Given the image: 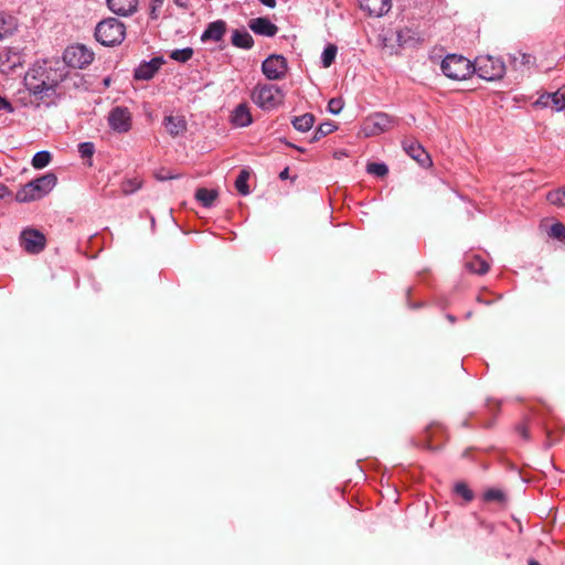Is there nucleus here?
<instances>
[{
    "instance_id": "obj_5",
    "label": "nucleus",
    "mask_w": 565,
    "mask_h": 565,
    "mask_svg": "<svg viewBox=\"0 0 565 565\" xmlns=\"http://www.w3.org/2000/svg\"><path fill=\"white\" fill-rule=\"evenodd\" d=\"M473 73L486 81H498L503 77L505 65L501 58L490 55L479 56L473 63Z\"/></svg>"
},
{
    "instance_id": "obj_4",
    "label": "nucleus",
    "mask_w": 565,
    "mask_h": 565,
    "mask_svg": "<svg viewBox=\"0 0 565 565\" xmlns=\"http://www.w3.org/2000/svg\"><path fill=\"white\" fill-rule=\"evenodd\" d=\"M440 67L445 76L455 81L466 79L473 74V63L459 54H448Z\"/></svg>"
},
{
    "instance_id": "obj_38",
    "label": "nucleus",
    "mask_w": 565,
    "mask_h": 565,
    "mask_svg": "<svg viewBox=\"0 0 565 565\" xmlns=\"http://www.w3.org/2000/svg\"><path fill=\"white\" fill-rule=\"evenodd\" d=\"M548 234L553 238L564 241L565 239V225H563L562 223H554L550 227Z\"/></svg>"
},
{
    "instance_id": "obj_31",
    "label": "nucleus",
    "mask_w": 565,
    "mask_h": 565,
    "mask_svg": "<svg viewBox=\"0 0 565 565\" xmlns=\"http://www.w3.org/2000/svg\"><path fill=\"white\" fill-rule=\"evenodd\" d=\"M52 156L49 151L42 150L36 152L32 158V166L35 169H43L51 162Z\"/></svg>"
},
{
    "instance_id": "obj_30",
    "label": "nucleus",
    "mask_w": 565,
    "mask_h": 565,
    "mask_svg": "<svg viewBox=\"0 0 565 565\" xmlns=\"http://www.w3.org/2000/svg\"><path fill=\"white\" fill-rule=\"evenodd\" d=\"M467 267L475 274L483 275L488 273L490 266L482 258L476 256L468 264Z\"/></svg>"
},
{
    "instance_id": "obj_32",
    "label": "nucleus",
    "mask_w": 565,
    "mask_h": 565,
    "mask_svg": "<svg viewBox=\"0 0 565 565\" xmlns=\"http://www.w3.org/2000/svg\"><path fill=\"white\" fill-rule=\"evenodd\" d=\"M337 129V125L334 122L328 121L322 122L313 132L311 138V142L318 141L320 138L328 136Z\"/></svg>"
},
{
    "instance_id": "obj_50",
    "label": "nucleus",
    "mask_w": 565,
    "mask_h": 565,
    "mask_svg": "<svg viewBox=\"0 0 565 565\" xmlns=\"http://www.w3.org/2000/svg\"><path fill=\"white\" fill-rule=\"evenodd\" d=\"M158 178L160 180H169V179H172L173 177L172 175H166V173H162V175H158Z\"/></svg>"
},
{
    "instance_id": "obj_29",
    "label": "nucleus",
    "mask_w": 565,
    "mask_h": 565,
    "mask_svg": "<svg viewBox=\"0 0 565 565\" xmlns=\"http://www.w3.org/2000/svg\"><path fill=\"white\" fill-rule=\"evenodd\" d=\"M483 500L486 502H498L500 504H505L507 495L502 490L491 488L483 493Z\"/></svg>"
},
{
    "instance_id": "obj_41",
    "label": "nucleus",
    "mask_w": 565,
    "mask_h": 565,
    "mask_svg": "<svg viewBox=\"0 0 565 565\" xmlns=\"http://www.w3.org/2000/svg\"><path fill=\"white\" fill-rule=\"evenodd\" d=\"M106 25V20H100L95 30V38L102 44L106 46V39L104 34V26Z\"/></svg>"
},
{
    "instance_id": "obj_47",
    "label": "nucleus",
    "mask_w": 565,
    "mask_h": 565,
    "mask_svg": "<svg viewBox=\"0 0 565 565\" xmlns=\"http://www.w3.org/2000/svg\"><path fill=\"white\" fill-rule=\"evenodd\" d=\"M288 177H289V169H288V168H285V169L279 173V178H280L281 180H286V179H288Z\"/></svg>"
},
{
    "instance_id": "obj_20",
    "label": "nucleus",
    "mask_w": 565,
    "mask_h": 565,
    "mask_svg": "<svg viewBox=\"0 0 565 565\" xmlns=\"http://www.w3.org/2000/svg\"><path fill=\"white\" fill-rule=\"evenodd\" d=\"M138 6V0H108V9L118 15L132 14Z\"/></svg>"
},
{
    "instance_id": "obj_26",
    "label": "nucleus",
    "mask_w": 565,
    "mask_h": 565,
    "mask_svg": "<svg viewBox=\"0 0 565 565\" xmlns=\"http://www.w3.org/2000/svg\"><path fill=\"white\" fill-rule=\"evenodd\" d=\"M248 179H249V172L246 169L241 170L239 174L237 175L235 180V189L237 192L242 195H248L249 194V186H248Z\"/></svg>"
},
{
    "instance_id": "obj_24",
    "label": "nucleus",
    "mask_w": 565,
    "mask_h": 565,
    "mask_svg": "<svg viewBox=\"0 0 565 565\" xmlns=\"http://www.w3.org/2000/svg\"><path fill=\"white\" fill-rule=\"evenodd\" d=\"M218 192L213 189L199 188L195 192V199L202 204L204 207H211L216 200Z\"/></svg>"
},
{
    "instance_id": "obj_13",
    "label": "nucleus",
    "mask_w": 565,
    "mask_h": 565,
    "mask_svg": "<svg viewBox=\"0 0 565 565\" xmlns=\"http://www.w3.org/2000/svg\"><path fill=\"white\" fill-rule=\"evenodd\" d=\"M533 106L536 108H552L553 110L562 111L565 109V95L559 90L543 93L533 103Z\"/></svg>"
},
{
    "instance_id": "obj_16",
    "label": "nucleus",
    "mask_w": 565,
    "mask_h": 565,
    "mask_svg": "<svg viewBox=\"0 0 565 565\" xmlns=\"http://www.w3.org/2000/svg\"><path fill=\"white\" fill-rule=\"evenodd\" d=\"M248 28L257 35L273 38L278 32V26L268 18H254L248 21Z\"/></svg>"
},
{
    "instance_id": "obj_28",
    "label": "nucleus",
    "mask_w": 565,
    "mask_h": 565,
    "mask_svg": "<svg viewBox=\"0 0 565 565\" xmlns=\"http://www.w3.org/2000/svg\"><path fill=\"white\" fill-rule=\"evenodd\" d=\"M338 47L334 44H328L321 54V64L323 67H330L335 60Z\"/></svg>"
},
{
    "instance_id": "obj_27",
    "label": "nucleus",
    "mask_w": 565,
    "mask_h": 565,
    "mask_svg": "<svg viewBox=\"0 0 565 565\" xmlns=\"http://www.w3.org/2000/svg\"><path fill=\"white\" fill-rule=\"evenodd\" d=\"M78 152L83 159H87L85 164L93 166L92 157L95 153V145L90 141L81 142L78 145Z\"/></svg>"
},
{
    "instance_id": "obj_37",
    "label": "nucleus",
    "mask_w": 565,
    "mask_h": 565,
    "mask_svg": "<svg viewBox=\"0 0 565 565\" xmlns=\"http://www.w3.org/2000/svg\"><path fill=\"white\" fill-rule=\"evenodd\" d=\"M366 171L370 174L383 178L388 173V168L385 163L371 162L366 166Z\"/></svg>"
},
{
    "instance_id": "obj_3",
    "label": "nucleus",
    "mask_w": 565,
    "mask_h": 565,
    "mask_svg": "<svg viewBox=\"0 0 565 565\" xmlns=\"http://www.w3.org/2000/svg\"><path fill=\"white\" fill-rule=\"evenodd\" d=\"M252 100L263 110L276 109L284 102L281 89L274 84H258L252 92Z\"/></svg>"
},
{
    "instance_id": "obj_42",
    "label": "nucleus",
    "mask_w": 565,
    "mask_h": 565,
    "mask_svg": "<svg viewBox=\"0 0 565 565\" xmlns=\"http://www.w3.org/2000/svg\"><path fill=\"white\" fill-rule=\"evenodd\" d=\"M164 0H151L150 2V18L157 20L159 17V10L161 9Z\"/></svg>"
},
{
    "instance_id": "obj_46",
    "label": "nucleus",
    "mask_w": 565,
    "mask_h": 565,
    "mask_svg": "<svg viewBox=\"0 0 565 565\" xmlns=\"http://www.w3.org/2000/svg\"><path fill=\"white\" fill-rule=\"evenodd\" d=\"M258 1L270 9L276 7V0H258Z\"/></svg>"
},
{
    "instance_id": "obj_22",
    "label": "nucleus",
    "mask_w": 565,
    "mask_h": 565,
    "mask_svg": "<svg viewBox=\"0 0 565 565\" xmlns=\"http://www.w3.org/2000/svg\"><path fill=\"white\" fill-rule=\"evenodd\" d=\"M163 125L167 131L172 136L177 137L182 135L186 129V122L181 116H167L163 119Z\"/></svg>"
},
{
    "instance_id": "obj_34",
    "label": "nucleus",
    "mask_w": 565,
    "mask_h": 565,
    "mask_svg": "<svg viewBox=\"0 0 565 565\" xmlns=\"http://www.w3.org/2000/svg\"><path fill=\"white\" fill-rule=\"evenodd\" d=\"M547 201L556 206H565V190L556 189L550 191L546 195Z\"/></svg>"
},
{
    "instance_id": "obj_1",
    "label": "nucleus",
    "mask_w": 565,
    "mask_h": 565,
    "mask_svg": "<svg viewBox=\"0 0 565 565\" xmlns=\"http://www.w3.org/2000/svg\"><path fill=\"white\" fill-rule=\"evenodd\" d=\"M68 72L58 58L36 62L25 74L24 85L38 99L53 98Z\"/></svg>"
},
{
    "instance_id": "obj_53",
    "label": "nucleus",
    "mask_w": 565,
    "mask_h": 565,
    "mask_svg": "<svg viewBox=\"0 0 565 565\" xmlns=\"http://www.w3.org/2000/svg\"><path fill=\"white\" fill-rule=\"evenodd\" d=\"M288 146L294 147V148H296L297 150H299V151L303 152V149H302V148H298V147H296V146H294V145H291V143H288Z\"/></svg>"
},
{
    "instance_id": "obj_6",
    "label": "nucleus",
    "mask_w": 565,
    "mask_h": 565,
    "mask_svg": "<svg viewBox=\"0 0 565 565\" xmlns=\"http://www.w3.org/2000/svg\"><path fill=\"white\" fill-rule=\"evenodd\" d=\"M94 60V53L83 44H75L66 47L63 53V58L60 60L64 63L65 70L84 68L89 65Z\"/></svg>"
},
{
    "instance_id": "obj_10",
    "label": "nucleus",
    "mask_w": 565,
    "mask_h": 565,
    "mask_svg": "<svg viewBox=\"0 0 565 565\" xmlns=\"http://www.w3.org/2000/svg\"><path fill=\"white\" fill-rule=\"evenodd\" d=\"M264 75L270 81H277L285 76L287 71L286 58L281 55H270L262 64Z\"/></svg>"
},
{
    "instance_id": "obj_51",
    "label": "nucleus",
    "mask_w": 565,
    "mask_h": 565,
    "mask_svg": "<svg viewBox=\"0 0 565 565\" xmlns=\"http://www.w3.org/2000/svg\"><path fill=\"white\" fill-rule=\"evenodd\" d=\"M158 178L160 180H169V179H172L173 177L172 175H166V173H162V175H158Z\"/></svg>"
},
{
    "instance_id": "obj_25",
    "label": "nucleus",
    "mask_w": 565,
    "mask_h": 565,
    "mask_svg": "<svg viewBox=\"0 0 565 565\" xmlns=\"http://www.w3.org/2000/svg\"><path fill=\"white\" fill-rule=\"evenodd\" d=\"M292 126L296 130L306 132L310 130L315 124V116L312 114H303L292 119Z\"/></svg>"
},
{
    "instance_id": "obj_9",
    "label": "nucleus",
    "mask_w": 565,
    "mask_h": 565,
    "mask_svg": "<svg viewBox=\"0 0 565 565\" xmlns=\"http://www.w3.org/2000/svg\"><path fill=\"white\" fill-rule=\"evenodd\" d=\"M108 126L114 132L127 134L132 128V114L128 107L115 106L108 113Z\"/></svg>"
},
{
    "instance_id": "obj_36",
    "label": "nucleus",
    "mask_w": 565,
    "mask_h": 565,
    "mask_svg": "<svg viewBox=\"0 0 565 565\" xmlns=\"http://www.w3.org/2000/svg\"><path fill=\"white\" fill-rule=\"evenodd\" d=\"M192 56L193 50L191 47L173 50L170 53V58L181 63L188 62Z\"/></svg>"
},
{
    "instance_id": "obj_8",
    "label": "nucleus",
    "mask_w": 565,
    "mask_h": 565,
    "mask_svg": "<svg viewBox=\"0 0 565 565\" xmlns=\"http://www.w3.org/2000/svg\"><path fill=\"white\" fill-rule=\"evenodd\" d=\"M396 124V118L385 113H375L365 118L362 130L366 137L377 136L391 130Z\"/></svg>"
},
{
    "instance_id": "obj_17",
    "label": "nucleus",
    "mask_w": 565,
    "mask_h": 565,
    "mask_svg": "<svg viewBox=\"0 0 565 565\" xmlns=\"http://www.w3.org/2000/svg\"><path fill=\"white\" fill-rule=\"evenodd\" d=\"M360 7L370 15L382 17L386 14L391 8V0H360Z\"/></svg>"
},
{
    "instance_id": "obj_12",
    "label": "nucleus",
    "mask_w": 565,
    "mask_h": 565,
    "mask_svg": "<svg viewBox=\"0 0 565 565\" xmlns=\"http://www.w3.org/2000/svg\"><path fill=\"white\" fill-rule=\"evenodd\" d=\"M163 64L164 60L161 56L153 57L150 61H143L135 68L134 77L137 81H150Z\"/></svg>"
},
{
    "instance_id": "obj_35",
    "label": "nucleus",
    "mask_w": 565,
    "mask_h": 565,
    "mask_svg": "<svg viewBox=\"0 0 565 565\" xmlns=\"http://www.w3.org/2000/svg\"><path fill=\"white\" fill-rule=\"evenodd\" d=\"M454 491L457 495L461 497L465 502H471L475 498L472 490L465 482H457L454 486Z\"/></svg>"
},
{
    "instance_id": "obj_40",
    "label": "nucleus",
    "mask_w": 565,
    "mask_h": 565,
    "mask_svg": "<svg viewBox=\"0 0 565 565\" xmlns=\"http://www.w3.org/2000/svg\"><path fill=\"white\" fill-rule=\"evenodd\" d=\"M343 106L344 103L341 98H331L328 103V110L333 115H338L342 110Z\"/></svg>"
},
{
    "instance_id": "obj_21",
    "label": "nucleus",
    "mask_w": 565,
    "mask_h": 565,
    "mask_svg": "<svg viewBox=\"0 0 565 565\" xmlns=\"http://www.w3.org/2000/svg\"><path fill=\"white\" fill-rule=\"evenodd\" d=\"M231 43L235 47L250 50L254 39L245 29H235L232 31Z\"/></svg>"
},
{
    "instance_id": "obj_11",
    "label": "nucleus",
    "mask_w": 565,
    "mask_h": 565,
    "mask_svg": "<svg viewBox=\"0 0 565 565\" xmlns=\"http://www.w3.org/2000/svg\"><path fill=\"white\" fill-rule=\"evenodd\" d=\"M23 62V54L19 49L6 47L0 53V72L9 74L15 67L21 66Z\"/></svg>"
},
{
    "instance_id": "obj_43",
    "label": "nucleus",
    "mask_w": 565,
    "mask_h": 565,
    "mask_svg": "<svg viewBox=\"0 0 565 565\" xmlns=\"http://www.w3.org/2000/svg\"><path fill=\"white\" fill-rule=\"evenodd\" d=\"M516 431L520 434V436H521L523 439L527 440V439L530 438V435H529V426H527V424H526L525 422H524V423H522V424H520V425H518V427H516Z\"/></svg>"
},
{
    "instance_id": "obj_14",
    "label": "nucleus",
    "mask_w": 565,
    "mask_h": 565,
    "mask_svg": "<svg viewBox=\"0 0 565 565\" xmlns=\"http://www.w3.org/2000/svg\"><path fill=\"white\" fill-rule=\"evenodd\" d=\"M227 23L220 19L209 23L201 34V41L206 42H221L226 34Z\"/></svg>"
},
{
    "instance_id": "obj_48",
    "label": "nucleus",
    "mask_w": 565,
    "mask_h": 565,
    "mask_svg": "<svg viewBox=\"0 0 565 565\" xmlns=\"http://www.w3.org/2000/svg\"><path fill=\"white\" fill-rule=\"evenodd\" d=\"M173 1L178 7H181V8L188 7V0H173Z\"/></svg>"
},
{
    "instance_id": "obj_19",
    "label": "nucleus",
    "mask_w": 565,
    "mask_h": 565,
    "mask_svg": "<svg viewBox=\"0 0 565 565\" xmlns=\"http://www.w3.org/2000/svg\"><path fill=\"white\" fill-rule=\"evenodd\" d=\"M231 122L235 127H247L253 122V117L248 106L243 103L237 105L231 115Z\"/></svg>"
},
{
    "instance_id": "obj_49",
    "label": "nucleus",
    "mask_w": 565,
    "mask_h": 565,
    "mask_svg": "<svg viewBox=\"0 0 565 565\" xmlns=\"http://www.w3.org/2000/svg\"><path fill=\"white\" fill-rule=\"evenodd\" d=\"M446 318L451 323H455L457 321V318L450 313L446 315Z\"/></svg>"
},
{
    "instance_id": "obj_18",
    "label": "nucleus",
    "mask_w": 565,
    "mask_h": 565,
    "mask_svg": "<svg viewBox=\"0 0 565 565\" xmlns=\"http://www.w3.org/2000/svg\"><path fill=\"white\" fill-rule=\"evenodd\" d=\"M126 36L125 24L115 18H108V46L120 44Z\"/></svg>"
},
{
    "instance_id": "obj_2",
    "label": "nucleus",
    "mask_w": 565,
    "mask_h": 565,
    "mask_svg": "<svg viewBox=\"0 0 565 565\" xmlns=\"http://www.w3.org/2000/svg\"><path fill=\"white\" fill-rule=\"evenodd\" d=\"M57 183V178L54 173H46L38 179H34L21 189L15 194V200L21 203L40 200L49 194Z\"/></svg>"
},
{
    "instance_id": "obj_23",
    "label": "nucleus",
    "mask_w": 565,
    "mask_h": 565,
    "mask_svg": "<svg viewBox=\"0 0 565 565\" xmlns=\"http://www.w3.org/2000/svg\"><path fill=\"white\" fill-rule=\"evenodd\" d=\"M18 29V20L4 12H0V40L12 35Z\"/></svg>"
},
{
    "instance_id": "obj_52",
    "label": "nucleus",
    "mask_w": 565,
    "mask_h": 565,
    "mask_svg": "<svg viewBox=\"0 0 565 565\" xmlns=\"http://www.w3.org/2000/svg\"><path fill=\"white\" fill-rule=\"evenodd\" d=\"M529 565H541V564L537 561H535V559H531L529 562Z\"/></svg>"
},
{
    "instance_id": "obj_15",
    "label": "nucleus",
    "mask_w": 565,
    "mask_h": 565,
    "mask_svg": "<svg viewBox=\"0 0 565 565\" xmlns=\"http://www.w3.org/2000/svg\"><path fill=\"white\" fill-rule=\"evenodd\" d=\"M403 149L405 152L413 158L422 167H428L431 164V160L427 151L415 140H404Z\"/></svg>"
},
{
    "instance_id": "obj_45",
    "label": "nucleus",
    "mask_w": 565,
    "mask_h": 565,
    "mask_svg": "<svg viewBox=\"0 0 565 565\" xmlns=\"http://www.w3.org/2000/svg\"><path fill=\"white\" fill-rule=\"evenodd\" d=\"M9 194V189L7 185L0 183V199H3Z\"/></svg>"
},
{
    "instance_id": "obj_7",
    "label": "nucleus",
    "mask_w": 565,
    "mask_h": 565,
    "mask_svg": "<svg viewBox=\"0 0 565 565\" xmlns=\"http://www.w3.org/2000/svg\"><path fill=\"white\" fill-rule=\"evenodd\" d=\"M19 244L25 253L30 255H38L45 249L46 237L36 228L25 227L20 233Z\"/></svg>"
},
{
    "instance_id": "obj_39",
    "label": "nucleus",
    "mask_w": 565,
    "mask_h": 565,
    "mask_svg": "<svg viewBox=\"0 0 565 565\" xmlns=\"http://www.w3.org/2000/svg\"><path fill=\"white\" fill-rule=\"evenodd\" d=\"M141 186V182L137 179L134 180H127L122 183V192L126 194H130L136 192Z\"/></svg>"
},
{
    "instance_id": "obj_44",
    "label": "nucleus",
    "mask_w": 565,
    "mask_h": 565,
    "mask_svg": "<svg viewBox=\"0 0 565 565\" xmlns=\"http://www.w3.org/2000/svg\"><path fill=\"white\" fill-rule=\"evenodd\" d=\"M0 110H7L8 113L13 111V107L9 100L0 96Z\"/></svg>"
},
{
    "instance_id": "obj_33",
    "label": "nucleus",
    "mask_w": 565,
    "mask_h": 565,
    "mask_svg": "<svg viewBox=\"0 0 565 565\" xmlns=\"http://www.w3.org/2000/svg\"><path fill=\"white\" fill-rule=\"evenodd\" d=\"M511 63L514 67L531 66L534 63V57L531 54L518 52L515 55H511Z\"/></svg>"
}]
</instances>
